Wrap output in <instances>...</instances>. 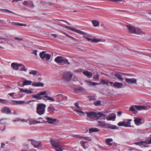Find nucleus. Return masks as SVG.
I'll use <instances>...</instances> for the list:
<instances>
[{
  "instance_id": "8fccbe9b",
  "label": "nucleus",
  "mask_w": 151,
  "mask_h": 151,
  "mask_svg": "<svg viewBox=\"0 0 151 151\" xmlns=\"http://www.w3.org/2000/svg\"><path fill=\"white\" fill-rule=\"evenodd\" d=\"M101 41V40L100 39H93L92 40V42H98Z\"/></svg>"
},
{
  "instance_id": "6e6552de",
  "label": "nucleus",
  "mask_w": 151,
  "mask_h": 151,
  "mask_svg": "<svg viewBox=\"0 0 151 151\" xmlns=\"http://www.w3.org/2000/svg\"><path fill=\"white\" fill-rule=\"evenodd\" d=\"M40 56L41 58L44 61H47L50 59V55L46 53V52L43 51L40 53Z\"/></svg>"
},
{
  "instance_id": "a18cd8bd",
  "label": "nucleus",
  "mask_w": 151,
  "mask_h": 151,
  "mask_svg": "<svg viewBox=\"0 0 151 151\" xmlns=\"http://www.w3.org/2000/svg\"><path fill=\"white\" fill-rule=\"evenodd\" d=\"M37 73V71L36 70H32L30 71L29 73L30 74H32L34 76L36 75Z\"/></svg>"
},
{
  "instance_id": "a211bd4d",
  "label": "nucleus",
  "mask_w": 151,
  "mask_h": 151,
  "mask_svg": "<svg viewBox=\"0 0 151 151\" xmlns=\"http://www.w3.org/2000/svg\"><path fill=\"white\" fill-rule=\"evenodd\" d=\"M1 111L3 113H6L7 114H10L11 111L9 108L5 107L1 110Z\"/></svg>"
},
{
  "instance_id": "473e14b6",
  "label": "nucleus",
  "mask_w": 151,
  "mask_h": 151,
  "mask_svg": "<svg viewBox=\"0 0 151 151\" xmlns=\"http://www.w3.org/2000/svg\"><path fill=\"white\" fill-rule=\"evenodd\" d=\"M14 104H22L25 103V102L24 101H12Z\"/></svg>"
},
{
  "instance_id": "4c0bfd02",
  "label": "nucleus",
  "mask_w": 151,
  "mask_h": 151,
  "mask_svg": "<svg viewBox=\"0 0 151 151\" xmlns=\"http://www.w3.org/2000/svg\"><path fill=\"white\" fill-rule=\"evenodd\" d=\"M92 22L94 27L98 26L99 25V22L96 20H93Z\"/></svg>"
},
{
  "instance_id": "a19ab883",
  "label": "nucleus",
  "mask_w": 151,
  "mask_h": 151,
  "mask_svg": "<svg viewBox=\"0 0 151 151\" xmlns=\"http://www.w3.org/2000/svg\"><path fill=\"white\" fill-rule=\"evenodd\" d=\"M0 10H1L2 11L4 12H8L9 13H12L13 14H16L15 13L13 12H12L11 11L9 10L8 9H0Z\"/></svg>"
},
{
  "instance_id": "49530a36",
  "label": "nucleus",
  "mask_w": 151,
  "mask_h": 151,
  "mask_svg": "<svg viewBox=\"0 0 151 151\" xmlns=\"http://www.w3.org/2000/svg\"><path fill=\"white\" fill-rule=\"evenodd\" d=\"M93 78L95 80H97L99 81V76L98 74H96L93 77Z\"/></svg>"
},
{
  "instance_id": "6e6d98bb",
  "label": "nucleus",
  "mask_w": 151,
  "mask_h": 151,
  "mask_svg": "<svg viewBox=\"0 0 151 151\" xmlns=\"http://www.w3.org/2000/svg\"><path fill=\"white\" fill-rule=\"evenodd\" d=\"M21 121L22 122H25L26 120L24 119H23L22 120L20 119L19 118H17L15 119L14 120V122H16V121Z\"/></svg>"
},
{
  "instance_id": "13d9d810",
  "label": "nucleus",
  "mask_w": 151,
  "mask_h": 151,
  "mask_svg": "<svg viewBox=\"0 0 151 151\" xmlns=\"http://www.w3.org/2000/svg\"><path fill=\"white\" fill-rule=\"evenodd\" d=\"M82 71V70L80 69H76L75 70L74 72V73H81Z\"/></svg>"
},
{
  "instance_id": "0e129e2a",
  "label": "nucleus",
  "mask_w": 151,
  "mask_h": 151,
  "mask_svg": "<svg viewBox=\"0 0 151 151\" xmlns=\"http://www.w3.org/2000/svg\"><path fill=\"white\" fill-rule=\"evenodd\" d=\"M74 137H76L77 138H81V139H82L83 136H81L79 135H75Z\"/></svg>"
},
{
  "instance_id": "3c124183",
  "label": "nucleus",
  "mask_w": 151,
  "mask_h": 151,
  "mask_svg": "<svg viewBox=\"0 0 151 151\" xmlns=\"http://www.w3.org/2000/svg\"><path fill=\"white\" fill-rule=\"evenodd\" d=\"M63 125V124L62 122L60 120H57V126H61Z\"/></svg>"
},
{
  "instance_id": "a878e982",
  "label": "nucleus",
  "mask_w": 151,
  "mask_h": 151,
  "mask_svg": "<svg viewBox=\"0 0 151 151\" xmlns=\"http://www.w3.org/2000/svg\"><path fill=\"white\" fill-rule=\"evenodd\" d=\"M141 119L135 118L134 121L135 124L137 125H139L142 124L141 122Z\"/></svg>"
},
{
  "instance_id": "c9c22d12",
  "label": "nucleus",
  "mask_w": 151,
  "mask_h": 151,
  "mask_svg": "<svg viewBox=\"0 0 151 151\" xmlns=\"http://www.w3.org/2000/svg\"><path fill=\"white\" fill-rule=\"evenodd\" d=\"M110 1L115 2H118L120 4H123L126 2V1L124 0H110Z\"/></svg>"
},
{
  "instance_id": "ddd939ff",
  "label": "nucleus",
  "mask_w": 151,
  "mask_h": 151,
  "mask_svg": "<svg viewBox=\"0 0 151 151\" xmlns=\"http://www.w3.org/2000/svg\"><path fill=\"white\" fill-rule=\"evenodd\" d=\"M112 86H111L117 88H122L124 86L123 83H122L118 82H115L114 83L112 82Z\"/></svg>"
},
{
  "instance_id": "864d4df0",
  "label": "nucleus",
  "mask_w": 151,
  "mask_h": 151,
  "mask_svg": "<svg viewBox=\"0 0 151 151\" xmlns=\"http://www.w3.org/2000/svg\"><path fill=\"white\" fill-rule=\"evenodd\" d=\"M63 34L64 35H66L68 37L72 39L73 40H74L75 41H77V40L74 38L73 37H72L69 35H68L67 33H65V32H64L63 33Z\"/></svg>"
},
{
  "instance_id": "4be33fe9",
  "label": "nucleus",
  "mask_w": 151,
  "mask_h": 151,
  "mask_svg": "<svg viewBox=\"0 0 151 151\" xmlns=\"http://www.w3.org/2000/svg\"><path fill=\"white\" fill-rule=\"evenodd\" d=\"M40 5H43L45 6H52V5L53 3L50 2H46L45 1H40Z\"/></svg>"
},
{
  "instance_id": "f8f14e48",
  "label": "nucleus",
  "mask_w": 151,
  "mask_h": 151,
  "mask_svg": "<svg viewBox=\"0 0 151 151\" xmlns=\"http://www.w3.org/2000/svg\"><path fill=\"white\" fill-rule=\"evenodd\" d=\"M28 141H31V144L32 145L35 147H37L41 145L40 142L36 141L33 139H28Z\"/></svg>"
},
{
  "instance_id": "79ce46f5",
  "label": "nucleus",
  "mask_w": 151,
  "mask_h": 151,
  "mask_svg": "<svg viewBox=\"0 0 151 151\" xmlns=\"http://www.w3.org/2000/svg\"><path fill=\"white\" fill-rule=\"evenodd\" d=\"M0 103L4 104H7L9 103V101L7 100L1 99H0Z\"/></svg>"
},
{
  "instance_id": "f257e3e1",
  "label": "nucleus",
  "mask_w": 151,
  "mask_h": 151,
  "mask_svg": "<svg viewBox=\"0 0 151 151\" xmlns=\"http://www.w3.org/2000/svg\"><path fill=\"white\" fill-rule=\"evenodd\" d=\"M32 96L38 100L42 99L46 101L49 100L50 101H54L55 99L53 97H49L48 96L47 91H45L40 92L37 94H33Z\"/></svg>"
},
{
  "instance_id": "b1692460",
  "label": "nucleus",
  "mask_w": 151,
  "mask_h": 151,
  "mask_svg": "<svg viewBox=\"0 0 151 151\" xmlns=\"http://www.w3.org/2000/svg\"><path fill=\"white\" fill-rule=\"evenodd\" d=\"M50 142L52 147L55 148L56 151H57V142L56 140L51 139L50 140Z\"/></svg>"
},
{
  "instance_id": "7c9ffc66",
  "label": "nucleus",
  "mask_w": 151,
  "mask_h": 151,
  "mask_svg": "<svg viewBox=\"0 0 151 151\" xmlns=\"http://www.w3.org/2000/svg\"><path fill=\"white\" fill-rule=\"evenodd\" d=\"M116 118V115L115 114H114L113 115H109V117L107 118V119L108 120H112L114 121Z\"/></svg>"
},
{
  "instance_id": "e433bc0d",
  "label": "nucleus",
  "mask_w": 151,
  "mask_h": 151,
  "mask_svg": "<svg viewBox=\"0 0 151 151\" xmlns=\"http://www.w3.org/2000/svg\"><path fill=\"white\" fill-rule=\"evenodd\" d=\"M12 24H14L15 25H17L19 26H26L27 25L25 24H23L22 23H20L19 22H12Z\"/></svg>"
},
{
  "instance_id": "5fc2aeb1",
  "label": "nucleus",
  "mask_w": 151,
  "mask_h": 151,
  "mask_svg": "<svg viewBox=\"0 0 151 151\" xmlns=\"http://www.w3.org/2000/svg\"><path fill=\"white\" fill-rule=\"evenodd\" d=\"M135 108H136L135 106H131L129 109V110L132 111H135Z\"/></svg>"
},
{
  "instance_id": "37998d69",
  "label": "nucleus",
  "mask_w": 151,
  "mask_h": 151,
  "mask_svg": "<svg viewBox=\"0 0 151 151\" xmlns=\"http://www.w3.org/2000/svg\"><path fill=\"white\" fill-rule=\"evenodd\" d=\"M21 64L22 65H20V66H21L22 67V68L20 69V70L21 71H26L27 69L25 68V66L23 65L22 64Z\"/></svg>"
},
{
  "instance_id": "4468645a",
  "label": "nucleus",
  "mask_w": 151,
  "mask_h": 151,
  "mask_svg": "<svg viewBox=\"0 0 151 151\" xmlns=\"http://www.w3.org/2000/svg\"><path fill=\"white\" fill-rule=\"evenodd\" d=\"M125 81L128 84H136L137 80L134 78H126Z\"/></svg>"
},
{
  "instance_id": "bb28decb",
  "label": "nucleus",
  "mask_w": 151,
  "mask_h": 151,
  "mask_svg": "<svg viewBox=\"0 0 151 151\" xmlns=\"http://www.w3.org/2000/svg\"><path fill=\"white\" fill-rule=\"evenodd\" d=\"M74 111L77 113V114L80 116H84L85 115V113L83 111H82V110L74 109Z\"/></svg>"
},
{
  "instance_id": "bf43d9fd",
  "label": "nucleus",
  "mask_w": 151,
  "mask_h": 151,
  "mask_svg": "<svg viewBox=\"0 0 151 151\" xmlns=\"http://www.w3.org/2000/svg\"><path fill=\"white\" fill-rule=\"evenodd\" d=\"M147 17L151 19V12H148L147 13Z\"/></svg>"
},
{
  "instance_id": "de8ad7c7",
  "label": "nucleus",
  "mask_w": 151,
  "mask_h": 151,
  "mask_svg": "<svg viewBox=\"0 0 151 151\" xmlns=\"http://www.w3.org/2000/svg\"><path fill=\"white\" fill-rule=\"evenodd\" d=\"M82 139H83L85 140H88L89 141H91V139L90 137H82Z\"/></svg>"
},
{
  "instance_id": "72a5a7b5",
  "label": "nucleus",
  "mask_w": 151,
  "mask_h": 151,
  "mask_svg": "<svg viewBox=\"0 0 151 151\" xmlns=\"http://www.w3.org/2000/svg\"><path fill=\"white\" fill-rule=\"evenodd\" d=\"M112 141L113 139H106L105 142L108 145L111 146L112 144L111 142H112Z\"/></svg>"
},
{
  "instance_id": "c03bdc74",
  "label": "nucleus",
  "mask_w": 151,
  "mask_h": 151,
  "mask_svg": "<svg viewBox=\"0 0 151 151\" xmlns=\"http://www.w3.org/2000/svg\"><path fill=\"white\" fill-rule=\"evenodd\" d=\"M131 121V120L129 119L126 123H125V126L126 127H130V122Z\"/></svg>"
},
{
  "instance_id": "4d7b16f0",
  "label": "nucleus",
  "mask_w": 151,
  "mask_h": 151,
  "mask_svg": "<svg viewBox=\"0 0 151 151\" xmlns=\"http://www.w3.org/2000/svg\"><path fill=\"white\" fill-rule=\"evenodd\" d=\"M94 104L96 106H99L101 104V101H96L94 103Z\"/></svg>"
},
{
  "instance_id": "39448f33",
  "label": "nucleus",
  "mask_w": 151,
  "mask_h": 151,
  "mask_svg": "<svg viewBox=\"0 0 151 151\" xmlns=\"http://www.w3.org/2000/svg\"><path fill=\"white\" fill-rule=\"evenodd\" d=\"M97 126L106 128H109L112 129H118V127L116 126L107 123L105 121H99L98 122Z\"/></svg>"
},
{
  "instance_id": "2f4dec72",
  "label": "nucleus",
  "mask_w": 151,
  "mask_h": 151,
  "mask_svg": "<svg viewBox=\"0 0 151 151\" xmlns=\"http://www.w3.org/2000/svg\"><path fill=\"white\" fill-rule=\"evenodd\" d=\"M148 144L146 140L144 141H141L140 146L141 147H148V146L147 145Z\"/></svg>"
},
{
  "instance_id": "774afa93",
  "label": "nucleus",
  "mask_w": 151,
  "mask_h": 151,
  "mask_svg": "<svg viewBox=\"0 0 151 151\" xmlns=\"http://www.w3.org/2000/svg\"><path fill=\"white\" fill-rule=\"evenodd\" d=\"M103 29L104 31H107L109 30V29L106 27L104 26Z\"/></svg>"
},
{
  "instance_id": "2eb2a0df",
  "label": "nucleus",
  "mask_w": 151,
  "mask_h": 151,
  "mask_svg": "<svg viewBox=\"0 0 151 151\" xmlns=\"http://www.w3.org/2000/svg\"><path fill=\"white\" fill-rule=\"evenodd\" d=\"M136 109L138 110H147L150 108L149 106H135Z\"/></svg>"
},
{
  "instance_id": "6ab92c4d",
  "label": "nucleus",
  "mask_w": 151,
  "mask_h": 151,
  "mask_svg": "<svg viewBox=\"0 0 151 151\" xmlns=\"http://www.w3.org/2000/svg\"><path fill=\"white\" fill-rule=\"evenodd\" d=\"M141 82L143 84V85L146 86H150V82L149 81L145 79H143L141 80Z\"/></svg>"
},
{
  "instance_id": "7ed1b4c3",
  "label": "nucleus",
  "mask_w": 151,
  "mask_h": 151,
  "mask_svg": "<svg viewBox=\"0 0 151 151\" xmlns=\"http://www.w3.org/2000/svg\"><path fill=\"white\" fill-rule=\"evenodd\" d=\"M65 22L64 21L61 20L59 19H57V24L60 26L64 27L66 28L71 30L72 31L75 32L76 33L80 34L82 35H86L87 33L84 32H83L79 29H77L74 28L72 27H71L65 26L63 23Z\"/></svg>"
},
{
  "instance_id": "20e7f679",
  "label": "nucleus",
  "mask_w": 151,
  "mask_h": 151,
  "mask_svg": "<svg viewBox=\"0 0 151 151\" xmlns=\"http://www.w3.org/2000/svg\"><path fill=\"white\" fill-rule=\"evenodd\" d=\"M127 27L130 33L137 35H142L145 34V32L142 31L139 28L135 27L130 25H127Z\"/></svg>"
},
{
  "instance_id": "9d476101",
  "label": "nucleus",
  "mask_w": 151,
  "mask_h": 151,
  "mask_svg": "<svg viewBox=\"0 0 151 151\" xmlns=\"http://www.w3.org/2000/svg\"><path fill=\"white\" fill-rule=\"evenodd\" d=\"M23 4L24 6L30 7L32 9L35 7V5L34 4L33 1H24L23 3Z\"/></svg>"
},
{
  "instance_id": "cd10ccee",
  "label": "nucleus",
  "mask_w": 151,
  "mask_h": 151,
  "mask_svg": "<svg viewBox=\"0 0 151 151\" xmlns=\"http://www.w3.org/2000/svg\"><path fill=\"white\" fill-rule=\"evenodd\" d=\"M19 90L20 92H23L25 93H27L28 94H31L32 93V91L31 90H28L27 89H24L22 88H20Z\"/></svg>"
},
{
  "instance_id": "f03ea898",
  "label": "nucleus",
  "mask_w": 151,
  "mask_h": 151,
  "mask_svg": "<svg viewBox=\"0 0 151 151\" xmlns=\"http://www.w3.org/2000/svg\"><path fill=\"white\" fill-rule=\"evenodd\" d=\"M85 113L87 114L88 118L89 119H93L96 118L97 119H105V116L106 115L102 114L101 112L96 113L93 111L90 112H85Z\"/></svg>"
},
{
  "instance_id": "aec40b11",
  "label": "nucleus",
  "mask_w": 151,
  "mask_h": 151,
  "mask_svg": "<svg viewBox=\"0 0 151 151\" xmlns=\"http://www.w3.org/2000/svg\"><path fill=\"white\" fill-rule=\"evenodd\" d=\"M20 65H22L20 64H17L15 63H12L11 64V66L12 69L15 70H18L19 69V67L20 66Z\"/></svg>"
},
{
  "instance_id": "f3484780",
  "label": "nucleus",
  "mask_w": 151,
  "mask_h": 151,
  "mask_svg": "<svg viewBox=\"0 0 151 151\" xmlns=\"http://www.w3.org/2000/svg\"><path fill=\"white\" fill-rule=\"evenodd\" d=\"M64 146L63 143L57 141V151H63Z\"/></svg>"
},
{
  "instance_id": "c85d7f7f",
  "label": "nucleus",
  "mask_w": 151,
  "mask_h": 151,
  "mask_svg": "<svg viewBox=\"0 0 151 151\" xmlns=\"http://www.w3.org/2000/svg\"><path fill=\"white\" fill-rule=\"evenodd\" d=\"M32 86L37 87H43L44 86V84L41 82H34L32 83Z\"/></svg>"
},
{
  "instance_id": "ea45409f",
  "label": "nucleus",
  "mask_w": 151,
  "mask_h": 151,
  "mask_svg": "<svg viewBox=\"0 0 151 151\" xmlns=\"http://www.w3.org/2000/svg\"><path fill=\"white\" fill-rule=\"evenodd\" d=\"M99 131V129L96 128H92L89 129V131L91 132H98Z\"/></svg>"
},
{
  "instance_id": "e2e57ef3",
  "label": "nucleus",
  "mask_w": 151,
  "mask_h": 151,
  "mask_svg": "<svg viewBox=\"0 0 151 151\" xmlns=\"http://www.w3.org/2000/svg\"><path fill=\"white\" fill-rule=\"evenodd\" d=\"M151 136V135H150ZM146 142H147L148 144H151V137L150 138V139H147L146 140Z\"/></svg>"
},
{
  "instance_id": "423d86ee",
  "label": "nucleus",
  "mask_w": 151,
  "mask_h": 151,
  "mask_svg": "<svg viewBox=\"0 0 151 151\" xmlns=\"http://www.w3.org/2000/svg\"><path fill=\"white\" fill-rule=\"evenodd\" d=\"M46 105L45 104L40 103L37 104L36 108V113L39 115L44 114L45 111Z\"/></svg>"
},
{
  "instance_id": "dca6fc26",
  "label": "nucleus",
  "mask_w": 151,
  "mask_h": 151,
  "mask_svg": "<svg viewBox=\"0 0 151 151\" xmlns=\"http://www.w3.org/2000/svg\"><path fill=\"white\" fill-rule=\"evenodd\" d=\"M100 83H99V85L100 84H104V85H106L108 86H112V82L108 80H104V79H101L100 80Z\"/></svg>"
},
{
  "instance_id": "0eeeda50",
  "label": "nucleus",
  "mask_w": 151,
  "mask_h": 151,
  "mask_svg": "<svg viewBox=\"0 0 151 151\" xmlns=\"http://www.w3.org/2000/svg\"><path fill=\"white\" fill-rule=\"evenodd\" d=\"M65 64L69 65H70V63L67 60L64 59L62 56L57 57V64L59 65H63Z\"/></svg>"
},
{
  "instance_id": "f704fd0d",
  "label": "nucleus",
  "mask_w": 151,
  "mask_h": 151,
  "mask_svg": "<svg viewBox=\"0 0 151 151\" xmlns=\"http://www.w3.org/2000/svg\"><path fill=\"white\" fill-rule=\"evenodd\" d=\"M63 99V95L61 94L57 95V102H59L62 101Z\"/></svg>"
},
{
  "instance_id": "58836bf2",
  "label": "nucleus",
  "mask_w": 151,
  "mask_h": 151,
  "mask_svg": "<svg viewBox=\"0 0 151 151\" xmlns=\"http://www.w3.org/2000/svg\"><path fill=\"white\" fill-rule=\"evenodd\" d=\"M55 110L53 106H51L48 107L47 111H53Z\"/></svg>"
},
{
  "instance_id": "69168bd1",
  "label": "nucleus",
  "mask_w": 151,
  "mask_h": 151,
  "mask_svg": "<svg viewBox=\"0 0 151 151\" xmlns=\"http://www.w3.org/2000/svg\"><path fill=\"white\" fill-rule=\"evenodd\" d=\"M15 40H18L19 41H21L23 40V39L22 38L18 37H15Z\"/></svg>"
},
{
  "instance_id": "393cba45",
  "label": "nucleus",
  "mask_w": 151,
  "mask_h": 151,
  "mask_svg": "<svg viewBox=\"0 0 151 151\" xmlns=\"http://www.w3.org/2000/svg\"><path fill=\"white\" fill-rule=\"evenodd\" d=\"M114 76L117 79L119 80L120 81H123L124 79L121 76L119 73H116L114 74Z\"/></svg>"
},
{
  "instance_id": "9b49d317",
  "label": "nucleus",
  "mask_w": 151,
  "mask_h": 151,
  "mask_svg": "<svg viewBox=\"0 0 151 151\" xmlns=\"http://www.w3.org/2000/svg\"><path fill=\"white\" fill-rule=\"evenodd\" d=\"M45 118L46 119V121L43 120L44 123H47L50 124H52L54 122H56L57 119L49 117H45Z\"/></svg>"
},
{
  "instance_id": "338daca9",
  "label": "nucleus",
  "mask_w": 151,
  "mask_h": 151,
  "mask_svg": "<svg viewBox=\"0 0 151 151\" xmlns=\"http://www.w3.org/2000/svg\"><path fill=\"white\" fill-rule=\"evenodd\" d=\"M29 124L30 125L32 124H35V122H34V120L30 121L29 122Z\"/></svg>"
},
{
  "instance_id": "052dcab7",
  "label": "nucleus",
  "mask_w": 151,
  "mask_h": 151,
  "mask_svg": "<svg viewBox=\"0 0 151 151\" xmlns=\"http://www.w3.org/2000/svg\"><path fill=\"white\" fill-rule=\"evenodd\" d=\"M0 123L2 124H4L5 123V119H2L0 120Z\"/></svg>"
},
{
  "instance_id": "1a4fd4ad",
  "label": "nucleus",
  "mask_w": 151,
  "mask_h": 151,
  "mask_svg": "<svg viewBox=\"0 0 151 151\" xmlns=\"http://www.w3.org/2000/svg\"><path fill=\"white\" fill-rule=\"evenodd\" d=\"M73 76V73L70 71H67L64 72L63 74V78L66 81L70 80Z\"/></svg>"
},
{
  "instance_id": "680f3d73",
  "label": "nucleus",
  "mask_w": 151,
  "mask_h": 151,
  "mask_svg": "<svg viewBox=\"0 0 151 151\" xmlns=\"http://www.w3.org/2000/svg\"><path fill=\"white\" fill-rule=\"evenodd\" d=\"M104 74L111 78H114L113 77V76H110V75H108L106 74Z\"/></svg>"
},
{
  "instance_id": "c756f323",
  "label": "nucleus",
  "mask_w": 151,
  "mask_h": 151,
  "mask_svg": "<svg viewBox=\"0 0 151 151\" xmlns=\"http://www.w3.org/2000/svg\"><path fill=\"white\" fill-rule=\"evenodd\" d=\"M23 83L22 86H24L26 85H30L32 83V81H31L27 80H25L23 81Z\"/></svg>"
},
{
  "instance_id": "603ef678",
  "label": "nucleus",
  "mask_w": 151,
  "mask_h": 151,
  "mask_svg": "<svg viewBox=\"0 0 151 151\" xmlns=\"http://www.w3.org/2000/svg\"><path fill=\"white\" fill-rule=\"evenodd\" d=\"M74 105L78 110H82V109L79 106V104L78 102L75 103Z\"/></svg>"
},
{
  "instance_id": "09e8293b",
  "label": "nucleus",
  "mask_w": 151,
  "mask_h": 151,
  "mask_svg": "<svg viewBox=\"0 0 151 151\" xmlns=\"http://www.w3.org/2000/svg\"><path fill=\"white\" fill-rule=\"evenodd\" d=\"M125 122H120L118 124V125L119 126H125Z\"/></svg>"
},
{
  "instance_id": "412c9836",
  "label": "nucleus",
  "mask_w": 151,
  "mask_h": 151,
  "mask_svg": "<svg viewBox=\"0 0 151 151\" xmlns=\"http://www.w3.org/2000/svg\"><path fill=\"white\" fill-rule=\"evenodd\" d=\"M85 82L86 83V84L89 86H95L99 85V83L93 82L88 81H85Z\"/></svg>"
},
{
  "instance_id": "5701e85b",
  "label": "nucleus",
  "mask_w": 151,
  "mask_h": 151,
  "mask_svg": "<svg viewBox=\"0 0 151 151\" xmlns=\"http://www.w3.org/2000/svg\"><path fill=\"white\" fill-rule=\"evenodd\" d=\"M83 73L85 76L87 77L88 78H91L93 75L91 72H88L87 70H84L83 71Z\"/></svg>"
}]
</instances>
